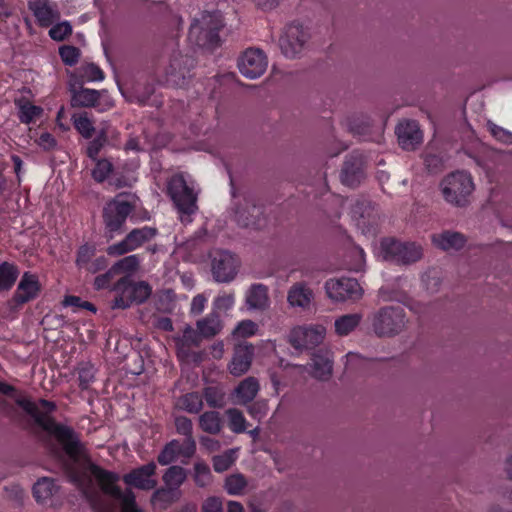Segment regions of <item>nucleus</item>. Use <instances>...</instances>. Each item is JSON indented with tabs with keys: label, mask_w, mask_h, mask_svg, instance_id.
I'll return each mask as SVG.
<instances>
[{
	"label": "nucleus",
	"mask_w": 512,
	"mask_h": 512,
	"mask_svg": "<svg viewBox=\"0 0 512 512\" xmlns=\"http://www.w3.org/2000/svg\"><path fill=\"white\" fill-rule=\"evenodd\" d=\"M16 403L38 428L60 444L68 457L64 466L69 480L83 490L97 512H143L136 504L133 491L129 488L122 491L117 485L119 475L94 464L79 434L72 427L55 421L51 416L56 410L54 402L18 398Z\"/></svg>",
	"instance_id": "nucleus-1"
},
{
	"label": "nucleus",
	"mask_w": 512,
	"mask_h": 512,
	"mask_svg": "<svg viewBox=\"0 0 512 512\" xmlns=\"http://www.w3.org/2000/svg\"><path fill=\"white\" fill-rule=\"evenodd\" d=\"M367 323L376 337L392 338L405 329L407 318L400 305H387L369 313Z\"/></svg>",
	"instance_id": "nucleus-2"
},
{
	"label": "nucleus",
	"mask_w": 512,
	"mask_h": 512,
	"mask_svg": "<svg viewBox=\"0 0 512 512\" xmlns=\"http://www.w3.org/2000/svg\"><path fill=\"white\" fill-rule=\"evenodd\" d=\"M224 27L223 17L219 11L204 12L190 26L188 38L200 48L213 51L221 45L219 31Z\"/></svg>",
	"instance_id": "nucleus-3"
},
{
	"label": "nucleus",
	"mask_w": 512,
	"mask_h": 512,
	"mask_svg": "<svg viewBox=\"0 0 512 512\" xmlns=\"http://www.w3.org/2000/svg\"><path fill=\"white\" fill-rule=\"evenodd\" d=\"M475 190L472 175L467 171H454L440 182V191L444 200L456 207H465Z\"/></svg>",
	"instance_id": "nucleus-4"
},
{
	"label": "nucleus",
	"mask_w": 512,
	"mask_h": 512,
	"mask_svg": "<svg viewBox=\"0 0 512 512\" xmlns=\"http://www.w3.org/2000/svg\"><path fill=\"white\" fill-rule=\"evenodd\" d=\"M134 211V205L118 197L109 201L103 208L104 236L112 240L125 231V223Z\"/></svg>",
	"instance_id": "nucleus-5"
},
{
	"label": "nucleus",
	"mask_w": 512,
	"mask_h": 512,
	"mask_svg": "<svg viewBox=\"0 0 512 512\" xmlns=\"http://www.w3.org/2000/svg\"><path fill=\"white\" fill-rule=\"evenodd\" d=\"M311 38L309 28L298 21L287 24L279 38V47L286 58L302 55Z\"/></svg>",
	"instance_id": "nucleus-6"
},
{
	"label": "nucleus",
	"mask_w": 512,
	"mask_h": 512,
	"mask_svg": "<svg viewBox=\"0 0 512 512\" xmlns=\"http://www.w3.org/2000/svg\"><path fill=\"white\" fill-rule=\"evenodd\" d=\"M167 193L179 213L191 215L197 210V195L182 175H174L169 179Z\"/></svg>",
	"instance_id": "nucleus-7"
},
{
	"label": "nucleus",
	"mask_w": 512,
	"mask_h": 512,
	"mask_svg": "<svg viewBox=\"0 0 512 512\" xmlns=\"http://www.w3.org/2000/svg\"><path fill=\"white\" fill-rule=\"evenodd\" d=\"M234 219L242 227L260 229L266 224L263 206L252 196L239 198L233 207Z\"/></svg>",
	"instance_id": "nucleus-8"
},
{
	"label": "nucleus",
	"mask_w": 512,
	"mask_h": 512,
	"mask_svg": "<svg viewBox=\"0 0 512 512\" xmlns=\"http://www.w3.org/2000/svg\"><path fill=\"white\" fill-rule=\"evenodd\" d=\"M380 255L383 260L396 265H410L416 261V247L414 243L385 237L380 241Z\"/></svg>",
	"instance_id": "nucleus-9"
},
{
	"label": "nucleus",
	"mask_w": 512,
	"mask_h": 512,
	"mask_svg": "<svg viewBox=\"0 0 512 512\" xmlns=\"http://www.w3.org/2000/svg\"><path fill=\"white\" fill-rule=\"evenodd\" d=\"M324 287L327 296L334 302L355 303L362 298L364 293L358 281L348 277L329 279L325 282Z\"/></svg>",
	"instance_id": "nucleus-10"
},
{
	"label": "nucleus",
	"mask_w": 512,
	"mask_h": 512,
	"mask_svg": "<svg viewBox=\"0 0 512 512\" xmlns=\"http://www.w3.org/2000/svg\"><path fill=\"white\" fill-rule=\"evenodd\" d=\"M367 162L362 153L353 151L346 155L339 178L343 185L349 188L359 187L366 179Z\"/></svg>",
	"instance_id": "nucleus-11"
},
{
	"label": "nucleus",
	"mask_w": 512,
	"mask_h": 512,
	"mask_svg": "<svg viewBox=\"0 0 512 512\" xmlns=\"http://www.w3.org/2000/svg\"><path fill=\"white\" fill-rule=\"evenodd\" d=\"M195 66V60L189 55L174 52L166 68V83L172 87H185L192 77L191 70Z\"/></svg>",
	"instance_id": "nucleus-12"
},
{
	"label": "nucleus",
	"mask_w": 512,
	"mask_h": 512,
	"mask_svg": "<svg viewBox=\"0 0 512 512\" xmlns=\"http://www.w3.org/2000/svg\"><path fill=\"white\" fill-rule=\"evenodd\" d=\"M158 231L154 227H142L131 230L123 240L107 247V254L109 256H121L130 253L143 244L152 240Z\"/></svg>",
	"instance_id": "nucleus-13"
},
{
	"label": "nucleus",
	"mask_w": 512,
	"mask_h": 512,
	"mask_svg": "<svg viewBox=\"0 0 512 512\" xmlns=\"http://www.w3.org/2000/svg\"><path fill=\"white\" fill-rule=\"evenodd\" d=\"M351 215L363 232L374 230L380 219L378 206L364 195L355 199L351 206Z\"/></svg>",
	"instance_id": "nucleus-14"
},
{
	"label": "nucleus",
	"mask_w": 512,
	"mask_h": 512,
	"mask_svg": "<svg viewBox=\"0 0 512 512\" xmlns=\"http://www.w3.org/2000/svg\"><path fill=\"white\" fill-rule=\"evenodd\" d=\"M268 59L259 48H248L238 58V69L248 79L261 77L267 70Z\"/></svg>",
	"instance_id": "nucleus-15"
},
{
	"label": "nucleus",
	"mask_w": 512,
	"mask_h": 512,
	"mask_svg": "<svg viewBox=\"0 0 512 512\" xmlns=\"http://www.w3.org/2000/svg\"><path fill=\"white\" fill-rule=\"evenodd\" d=\"M326 335L323 325L294 328L289 334V343L296 350H310L320 345Z\"/></svg>",
	"instance_id": "nucleus-16"
},
{
	"label": "nucleus",
	"mask_w": 512,
	"mask_h": 512,
	"mask_svg": "<svg viewBox=\"0 0 512 512\" xmlns=\"http://www.w3.org/2000/svg\"><path fill=\"white\" fill-rule=\"evenodd\" d=\"M240 262L228 251H218L212 259V275L216 282L228 283L234 280L238 273Z\"/></svg>",
	"instance_id": "nucleus-17"
},
{
	"label": "nucleus",
	"mask_w": 512,
	"mask_h": 512,
	"mask_svg": "<svg viewBox=\"0 0 512 512\" xmlns=\"http://www.w3.org/2000/svg\"><path fill=\"white\" fill-rule=\"evenodd\" d=\"M41 290L38 277L30 272H25L17 286V289L8 302L12 310H16L19 306L35 299Z\"/></svg>",
	"instance_id": "nucleus-18"
},
{
	"label": "nucleus",
	"mask_w": 512,
	"mask_h": 512,
	"mask_svg": "<svg viewBox=\"0 0 512 512\" xmlns=\"http://www.w3.org/2000/svg\"><path fill=\"white\" fill-rule=\"evenodd\" d=\"M156 473V464L152 461L138 468L132 469L129 473L123 476V481L126 485L140 490L154 489L158 481L153 478Z\"/></svg>",
	"instance_id": "nucleus-19"
},
{
	"label": "nucleus",
	"mask_w": 512,
	"mask_h": 512,
	"mask_svg": "<svg viewBox=\"0 0 512 512\" xmlns=\"http://www.w3.org/2000/svg\"><path fill=\"white\" fill-rule=\"evenodd\" d=\"M69 92L71 93L72 107H93L100 99V92L94 89L83 87V81L71 75L69 81Z\"/></svg>",
	"instance_id": "nucleus-20"
},
{
	"label": "nucleus",
	"mask_w": 512,
	"mask_h": 512,
	"mask_svg": "<svg viewBox=\"0 0 512 512\" xmlns=\"http://www.w3.org/2000/svg\"><path fill=\"white\" fill-rule=\"evenodd\" d=\"M254 357V346L248 342H242L234 347L233 357L229 364V371L233 376L239 377L245 374L251 367Z\"/></svg>",
	"instance_id": "nucleus-21"
},
{
	"label": "nucleus",
	"mask_w": 512,
	"mask_h": 512,
	"mask_svg": "<svg viewBox=\"0 0 512 512\" xmlns=\"http://www.w3.org/2000/svg\"><path fill=\"white\" fill-rule=\"evenodd\" d=\"M311 361V376L319 381H328L333 374L331 351L326 348H320L313 352Z\"/></svg>",
	"instance_id": "nucleus-22"
},
{
	"label": "nucleus",
	"mask_w": 512,
	"mask_h": 512,
	"mask_svg": "<svg viewBox=\"0 0 512 512\" xmlns=\"http://www.w3.org/2000/svg\"><path fill=\"white\" fill-rule=\"evenodd\" d=\"M135 284L136 282L129 276L120 277L113 286V290L117 293L111 305L113 309H126L133 304Z\"/></svg>",
	"instance_id": "nucleus-23"
},
{
	"label": "nucleus",
	"mask_w": 512,
	"mask_h": 512,
	"mask_svg": "<svg viewBox=\"0 0 512 512\" xmlns=\"http://www.w3.org/2000/svg\"><path fill=\"white\" fill-rule=\"evenodd\" d=\"M433 244L444 251L459 250L466 244L463 234L455 231H443L432 235Z\"/></svg>",
	"instance_id": "nucleus-24"
},
{
	"label": "nucleus",
	"mask_w": 512,
	"mask_h": 512,
	"mask_svg": "<svg viewBox=\"0 0 512 512\" xmlns=\"http://www.w3.org/2000/svg\"><path fill=\"white\" fill-rule=\"evenodd\" d=\"M28 7L41 27H49L60 18V13L42 0H30Z\"/></svg>",
	"instance_id": "nucleus-25"
},
{
	"label": "nucleus",
	"mask_w": 512,
	"mask_h": 512,
	"mask_svg": "<svg viewBox=\"0 0 512 512\" xmlns=\"http://www.w3.org/2000/svg\"><path fill=\"white\" fill-rule=\"evenodd\" d=\"M399 145L408 151L416 149V122L414 120L403 119L395 128Z\"/></svg>",
	"instance_id": "nucleus-26"
},
{
	"label": "nucleus",
	"mask_w": 512,
	"mask_h": 512,
	"mask_svg": "<svg viewBox=\"0 0 512 512\" xmlns=\"http://www.w3.org/2000/svg\"><path fill=\"white\" fill-rule=\"evenodd\" d=\"M313 297V291L304 282H297L290 287L287 301L292 307L306 309L310 306Z\"/></svg>",
	"instance_id": "nucleus-27"
},
{
	"label": "nucleus",
	"mask_w": 512,
	"mask_h": 512,
	"mask_svg": "<svg viewBox=\"0 0 512 512\" xmlns=\"http://www.w3.org/2000/svg\"><path fill=\"white\" fill-rule=\"evenodd\" d=\"M246 305L250 310H265L269 305L268 288L263 284H253L246 294Z\"/></svg>",
	"instance_id": "nucleus-28"
},
{
	"label": "nucleus",
	"mask_w": 512,
	"mask_h": 512,
	"mask_svg": "<svg viewBox=\"0 0 512 512\" xmlns=\"http://www.w3.org/2000/svg\"><path fill=\"white\" fill-rule=\"evenodd\" d=\"M259 382L255 377H247L242 380L234 390L238 403L246 405L254 400L259 391Z\"/></svg>",
	"instance_id": "nucleus-29"
},
{
	"label": "nucleus",
	"mask_w": 512,
	"mask_h": 512,
	"mask_svg": "<svg viewBox=\"0 0 512 512\" xmlns=\"http://www.w3.org/2000/svg\"><path fill=\"white\" fill-rule=\"evenodd\" d=\"M197 329L204 338H212L216 336L222 329V322L219 313L212 311L205 318L196 322Z\"/></svg>",
	"instance_id": "nucleus-30"
},
{
	"label": "nucleus",
	"mask_w": 512,
	"mask_h": 512,
	"mask_svg": "<svg viewBox=\"0 0 512 512\" xmlns=\"http://www.w3.org/2000/svg\"><path fill=\"white\" fill-rule=\"evenodd\" d=\"M361 313L345 314L338 317L334 322L335 332L339 336H347L353 332L361 323Z\"/></svg>",
	"instance_id": "nucleus-31"
},
{
	"label": "nucleus",
	"mask_w": 512,
	"mask_h": 512,
	"mask_svg": "<svg viewBox=\"0 0 512 512\" xmlns=\"http://www.w3.org/2000/svg\"><path fill=\"white\" fill-rule=\"evenodd\" d=\"M203 338L204 337L201 335V332L198 329L195 330L190 325H186L183 329V335L176 337L175 342L179 352L187 354V351L184 349H189L192 346H200Z\"/></svg>",
	"instance_id": "nucleus-32"
},
{
	"label": "nucleus",
	"mask_w": 512,
	"mask_h": 512,
	"mask_svg": "<svg viewBox=\"0 0 512 512\" xmlns=\"http://www.w3.org/2000/svg\"><path fill=\"white\" fill-rule=\"evenodd\" d=\"M140 266V258L138 255L125 256L115 262L111 268L116 276H129L136 272Z\"/></svg>",
	"instance_id": "nucleus-33"
},
{
	"label": "nucleus",
	"mask_w": 512,
	"mask_h": 512,
	"mask_svg": "<svg viewBox=\"0 0 512 512\" xmlns=\"http://www.w3.org/2000/svg\"><path fill=\"white\" fill-rule=\"evenodd\" d=\"M200 428L209 434H219L222 430V419L219 412L207 411L199 417Z\"/></svg>",
	"instance_id": "nucleus-34"
},
{
	"label": "nucleus",
	"mask_w": 512,
	"mask_h": 512,
	"mask_svg": "<svg viewBox=\"0 0 512 512\" xmlns=\"http://www.w3.org/2000/svg\"><path fill=\"white\" fill-rule=\"evenodd\" d=\"M57 491L58 487L54 480L46 477L38 480L33 486L34 497L41 503L51 498Z\"/></svg>",
	"instance_id": "nucleus-35"
},
{
	"label": "nucleus",
	"mask_w": 512,
	"mask_h": 512,
	"mask_svg": "<svg viewBox=\"0 0 512 512\" xmlns=\"http://www.w3.org/2000/svg\"><path fill=\"white\" fill-rule=\"evenodd\" d=\"M154 91V85L151 83H145L143 84V87L140 83H136L133 87V91L130 94H127L125 91L121 90L122 95L129 102H137L140 105H144L154 93Z\"/></svg>",
	"instance_id": "nucleus-36"
},
{
	"label": "nucleus",
	"mask_w": 512,
	"mask_h": 512,
	"mask_svg": "<svg viewBox=\"0 0 512 512\" xmlns=\"http://www.w3.org/2000/svg\"><path fill=\"white\" fill-rule=\"evenodd\" d=\"M19 275L18 268L8 262L0 264V292L8 291L15 284Z\"/></svg>",
	"instance_id": "nucleus-37"
},
{
	"label": "nucleus",
	"mask_w": 512,
	"mask_h": 512,
	"mask_svg": "<svg viewBox=\"0 0 512 512\" xmlns=\"http://www.w3.org/2000/svg\"><path fill=\"white\" fill-rule=\"evenodd\" d=\"M186 470L181 466L169 467L163 475V482L165 485L174 491H176L186 480Z\"/></svg>",
	"instance_id": "nucleus-38"
},
{
	"label": "nucleus",
	"mask_w": 512,
	"mask_h": 512,
	"mask_svg": "<svg viewBox=\"0 0 512 512\" xmlns=\"http://www.w3.org/2000/svg\"><path fill=\"white\" fill-rule=\"evenodd\" d=\"M177 499L178 496L176 495V492L167 487L154 491L151 497V502L155 507L164 510Z\"/></svg>",
	"instance_id": "nucleus-39"
},
{
	"label": "nucleus",
	"mask_w": 512,
	"mask_h": 512,
	"mask_svg": "<svg viewBox=\"0 0 512 512\" xmlns=\"http://www.w3.org/2000/svg\"><path fill=\"white\" fill-rule=\"evenodd\" d=\"M73 124L75 129L86 139H90L93 136L95 128L93 123L88 118L87 113H81L78 116H72Z\"/></svg>",
	"instance_id": "nucleus-40"
},
{
	"label": "nucleus",
	"mask_w": 512,
	"mask_h": 512,
	"mask_svg": "<svg viewBox=\"0 0 512 512\" xmlns=\"http://www.w3.org/2000/svg\"><path fill=\"white\" fill-rule=\"evenodd\" d=\"M43 109L40 106L32 105L30 102H19V120L24 124L31 123L35 118L42 115Z\"/></svg>",
	"instance_id": "nucleus-41"
},
{
	"label": "nucleus",
	"mask_w": 512,
	"mask_h": 512,
	"mask_svg": "<svg viewBox=\"0 0 512 512\" xmlns=\"http://www.w3.org/2000/svg\"><path fill=\"white\" fill-rule=\"evenodd\" d=\"M179 403L189 413H198L203 407L202 397L197 392L185 394L179 399Z\"/></svg>",
	"instance_id": "nucleus-42"
},
{
	"label": "nucleus",
	"mask_w": 512,
	"mask_h": 512,
	"mask_svg": "<svg viewBox=\"0 0 512 512\" xmlns=\"http://www.w3.org/2000/svg\"><path fill=\"white\" fill-rule=\"evenodd\" d=\"M246 486L247 480L240 473L232 474L225 480V489L231 495L241 494Z\"/></svg>",
	"instance_id": "nucleus-43"
},
{
	"label": "nucleus",
	"mask_w": 512,
	"mask_h": 512,
	"mask_svg": "<svg viewBox=\"0 0 512 512\" xmlns=\"http://www.w3.org/2000/svg\"><path fill=\"white\" fill-rule=\"evenodd\" d=\"M108 142V136L107 131L105 129H101L97 136L89 142L87 147V156L92 159L96 160L99 152L101 149L105 146V144Z\"/></svg>",
	"instance_id": "nucleus-44"
},
{
	"label": "nucleus",
	"mask_w": 512,
	"mask_h": 512,
	"mask_svg": "<svg viewBox=\"0 0 512 512\" xmlns=\"http://www.w3.org/2000/svg\"><path fill=\"white\" fill-rule=\"evenodd\" d=\"M226 414L229 418V427L234 433L239 434L246 431V420L240 410L230 408Z\"/></svg>",
	"instance_id": "nucleus-45"
},
{
	"label": "nucleus",
	"mask_w": 512,
	"mask_h": 512,
	"mask_svg": "<svg viewBox=\"0 0 512 512\" xmlns=\"http://www.w3.org/2000/svg\"><path fill=\"white\" fill-rule=\"evenodd\" d=\"M204 398L212 408H221L225 404V395L217 387L210 386L204 390Z\"/></svg>",
	"instance_id": "nucleus-46"
},
{
	"label": "nucleus",
	"mask_w": 512,
	"mask_h": 512,
	"mask_svg": "<svg viewBox=\"0 0 512 512\" xmlns=\"http://www.w3.org/2000/svg\"><path fill=\"white\" fill-rule=\"evenodd\" d=\"M194 481L197 486L205 487L209 484L211 480V472L209 466L202 462H196L194 464Z\"/></svg>",
	"instance_id": "nucleus-47"
},
{
	"label": "nucleus",
	"mask_w": 512,
	"mask_h": 512,
	"mask_svg": "<svg viewBox=\"0 0 512 512\" xmlns=\"http://www.w3.org/2000/svg\"><path fill=\"white\" fill-rule=\"evenodd\" d=\"M80 78L78 80L101 81L104 79L103 71L94 63L83 65L79 69Z\"/></svg>",
	"instance_id": "nucleus-48"
},
{
	"label": "nucleus",
	"mask_w": 512,
	"mask_h": 512,
	"mask_svg": "<svg viewBox=\"0 0 512 512\" xmlns=\"http://www.w3.org/2000/svg\"><path fill=\"white\" fill-rule=\"evenodd\" d=\"M59 55L68 66L75 65L80 57V50L75 46L65 45L59 48Z\"/></svg>",
	"instance_id": "nucleus-49"
},
{
	"label": "nucleus",
	"mask_w": 512,
	"mask_h": 512,
	"mask_svg": "<svg viewBox=\"0 0 512 512\" xmlns=\"http://www.w3.org/2000/svg\"><path fill=\"white\" fill-rule=\"evenodd\" d=\"M79 386L87 389L94 380V367L89 363H83L78 368Z\"/></svg>",
	"instance_id": "nucleus-50"
},
{
	"label": "nucleus",
	"mask_w": 512,
	"mask_h": 512,
	"mask_svg": "<svg viewBox=\"0 0 512 512\" xmlns=\"http://www.w3.org/2000/svg\"><path fill=\"white\" fill-rule=\"evenodd\" d=\"M71 33L72 26L68 21L57 23L49 30V36L55 41H63Z\"/></svg>",
	"instance_id": "nucleus-51"
},
{
	"label": "nucleus",
	"mask_w": 512,
	"mask_h": 512,
	"mask_svg": "<svg viewBox=\"0 0 512 512\" xmlns=\"http://www.w3.org/2000/svg\"><path fill=\"white\" fill-rule=\"evenodd\" d=\"M112 163L107 159L98 160L95 168L92 171V177L97 182H103L107 179L108 175L112 171Z\"/></svg>",
	"instance_id": "nucleus-52"
},
{
	"label": "nucleus",
	"mask_w": 512,
	"mask_h": 512,
	"mask_svg": "<svg viewBox=\"0 0 512 512\" xmlns=\"http://www.w3.org/2000/svg\"><path fill=\"white\" fill-rule=\"evenodd\" d=\"M233 461V451H227L223 455L213 457V468L216 472H224L231 467Z\"/></svg>",
	"instance_id": "nucleus-53"
},
{
	"label": "nucleus",
	"mask_w": 512,
	"mask_h": 512,
	"mask_svg": "<svg viewBox=\"0 0 512 512\" xmlns=\"http://www.w3.org/2000/svg\"><path fill=\"white\" fill-rule=\"evenodd\" d=\"M152 289L145 281L136 282L134 287V300L133 303L142 304L151 295Z\"/></svg>",
	"instance_id": "nucleus-54"
},
{
	"label": "nucleus",
	"mask_w": 512,
	"mask_h": 512,
	"mask_svg": "<svg viewBox=\"0 0 512 512\" xmlns=\"http://www.w3.org/2000/svg\"><path fill=\"white\" fill-rule=\"evenodd\" d=\"M62 304L64 306H72L75 308L87 309L93 313H95L97 311V309L93 303L88 302V301H83L78 296H73V295L65 296Z\"/></svg>",
	"instance_id": "nucleus-55"
},
{
	"label": "nucleus",
	"mask_w": 512,
	"mask_h": 512,
	"mask_svg": "<svg viewBox=\"0 0 512 512\" xmlns=\"http://www.w3.org/2000/svg\"><path fill=\"white\" fill-rule=\"evenodd\" d=\"M95 254V248L87 244L82 245L77 253L76 263L79 267H86Z\"/></svg>",
	"instance_id": "nucleus-56"
},
{
	"label": "nucleus",
	"mask_w": 512,
	"mask_h": 512,
	"mask_svg": "<svg viewBox=\"0 0 512 512\" xmlns=\"http://www.w3.org/2000/svg\"><path fill=\"white\" fill-rule=\"evenodd\" d=\"M488 129L492 136L500 142L505 144H512V133L499 127L493 123L488 124Z\"/></svg>",
	"instance_id": "nucleus-57"
},
{
	"label": "nucleus",
	"mask_w": 512,
	"mask_h": 512,
	"mask_svg": "<svg viewBox=\"0 0 512 512\" xmlns=\"http://www.w3.org/2000/svg\"><path fill=\"white\" fill-rule=\"evenodd\" d=\"M233 304L234 295L232 293L220 295L213 302V311L218 313L219 311H227L233 306Z\"/></svg>",
	"instance_id": "nucleus-58"
},
{
	"label": "nucleus",
	"mask_w": 512,
	"mask_h": 512,
	"mask_svg": "<svg viewBox=\"0 0 512 512\" xmlns=\"http://www.w3.org/2000/svg\"><path fill=\"white\" fill-rule=\"evenodd\" d=\"M175 427L179 434L184 435L185 437H193L192 429L193 424L192 421L185 416H178L175 418Z\"/></svg>",
	"instance_id": "nucleus-59"
},
{
	"label": "nucleus",
	"mask_w": 512,
	"mask_h": 512,
	"mask_svg": "<svg viewBox=\"0 0 512 512\" xmlns=\"http://www.w3.org/2000/svg\"><path fill=\"white\" fill-rule=\"evenodd\" d=\"M268 410L267 402L264 400L256 401L248 406V412L254 418H262L266 415Z\"/></svg>",
	"instance_id": "nucleus-60"
},
{
	"label": "nucleus",
	"mask_w": 512,
	"mask_h": 512,
	"mask_svg": "<svg viewBox=\"0 0 512 512\" xmlns=\"http://www.w3.org/2000/svg\"><path fill=\"white\" fill-rule=\"evenodd\" d=\"M116 277L115 273L112 271L110 267L107 272L104 274L98 275L94 279V288L96 290H101L108 287L109 283Z\"/></svg>",
	"instance_id": "nucleus-61"
},
{
	"label": "nucleus",
	"mask_w": 512,
	"mask_h": 512,
	"mask_svg": "<svg viewBox=\"0 0 512 512\" xmlns=\"http://www.w3.org/2000/svg\"><path fill=\"white\" fill-rule=\"evenodd\" d=\"M257 330V324L251 320H245L238 324L235 332L242 336L247 337L253 335Z\"/></svg>",
	"instance_id": "nucleus-62"
},
{
	"label": "nucleus",
	"mask_w": 512,
	"mask_h": 512,
	"mask_svg": "<svg viewBox=\"0 0 512 512\" xmlns=\"http://www.w3.org/2000/svg\"><path fill=\"white\" fill-rule=\"evenodd\" d=\"M175 445V443H168L165 445L164 449L159 453L157 461L161 465H168L175 460V454H173L172 452V447Z\"/></svg>",
	"instance_id": "nucleus-63"
},
{
	"label": "nucleus",
	"mask_w": 512,
	"mask_h": 512,
	"mask_svg": "<svg viewBox=\"0 0 512 512\" xmlns=\"http://www.w3.org/2000/svg\"><path fill=\"white\" fill-rule=\"evenodd\" d=\"M202 512H224L222 502L217 497H209L202 504Z\"/></svg>",
	"instance_id": "nucleus-64"
}]
</instances>
